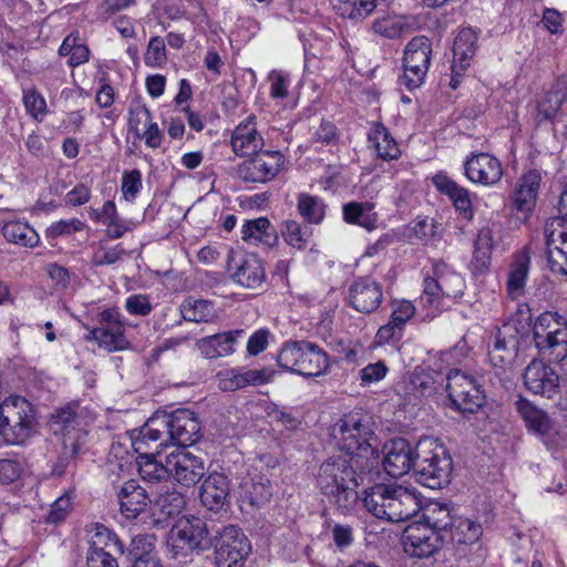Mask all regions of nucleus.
<instances>
[{
	"mask_svg": "<svg viewBox=\"0 0 567 567\" xmlns=\"http://www.w3.org/2000/svg\"><path fill=\"white\" fill-rule=\"evenodd\" d=\"M147 442H158L157 447L167 445L169 442L165 412H156L147 420L141 429L140 436L133 442L134 451L136 453L143 452Z\"/></svg>",
	"mask_w": 567,
	"mask_h": 567,
	"instance_id": "34",
	"label": "nucleus"
},
{
	"mask_svg": "<svg viewBox=\"0 0 567 567\" xmlns=\"http://www.w3.org/2000/svg\"><path fill=\"white\" fill-rule=\"evenodd\" d=\"M523 332L518 328V321L509 320L497 328L493 344L488 350V358L495 370V375L502 384L513 379V368L516 361Z\"/></svg>",
	"mask_w": 567,
	"mask_h": 567,
	"instance_id": "9",
	"label": "nucleus"
},
{
	"mask_svg": "<svg viewBox=\"0 0 567 567\" xmlns=\"http://www.w3.org/2000/svg\"><path fill=\"white\" fill-rule=\"evenodd\" d=\"M99 346L110 352L126 349L128 342L124 337V326H116V329L102 328Z\"/></svg>",
	"mask_w": 567,
	"mask_h": 567,
	"instance_id": "52",
	"label": "nucleus"
},
{
	"mask_svg": "<svg viewBox=\"0 0 567 567\" xmlns=\"http://www.w3.org/2000/svg\"><path fill=\"white\" fill-rule=\"evenodd\" d=\"M416 468L414 477L421 485L440 489L451 482L453 460L440 440L423 436L416 442Z\"/></svg>",
	"mask_w": 567,
	"mask_h": 567,
	"instance_id": "2",
	"label": "nucleus"
},
{
	"mask_svg": "<svg viewBox=\"0 0 567 567\" xmlns=\"http://www.w3.org/2000/svg\"><path fill=\"white\" fill-rule=\"evenodd\" d=\"M368 140L373 145L378 157L382 159H394L400 154L396 142L391 137L389 130L381 123L374 124L372 132L368 135Z\"/></svg>",
	"mask_w": 567,
	"mask_h": 567,
	"instance_id": "43",
	"label": "nucleus"
},
{
	"mask_svg": "<svg viewBox=\"0 0 567 567\" xmlns=\"http://www.w3.org/2000/svg\"><path fill=\"white\" fill-rule=\"evenodd\" d=\"M241 238L245 241L255 240L268 246L277 241V235L266 217L247 220L241 228Z\"/></svg>",
	"mask_w": 567,
	"mask_h": 567,
	"instance_id": "45",
	"label": "nucleus"
},
{
	"mask_svg": "<svg viewBox=\"0 0 567 567\" xmlns=\"http://www.w3.org/2000/svg\"><path fill=\"white\" fill-rule=\"evenodd\" d=\"M525 386L534 394L554 399L560 389V377L543 361L533 360L523 374Z\"/></svg>",
	"mask_w": 567,
	"mask_h": 567,
	"instance_id": "21",
	"label": "nucleus"
},
{
	"mask_svg": "<svg viewBox=\"0 0 567 567\" xmlns=\"http://www.w3.org/2000/svg\"><path fill=\"white\" fill-rule=\"evenodd\" d=\"M567 101V78H559L537 101V121H553Z\"/></svg>",
	"mask_w": 567,
	"mask_h": 567,
	"instance_id": "30",
	"label": "nucleus"
},
{
	"mask_svg": "<svg viewBox=\"0 0 567 567\" xmlns=\"http://www.w3.org/2000/svg\"><path fill=\"white\" fill-rule=\"evenodd\" d=\"M431 56L430 39L425 35L412 38L403 52V74L399 78L400 85H404L410 91L420 87L429 72Z\"/></svg>",
	"mask_w": 567,
	"mask_h": 567,
	"instance_id": "11",
	"label": "nucleus"
},
{
	"mask_svg": "<svg viewBox=\"0 0 567 567\" xmlns=\"http://www.w3.org/2000/svg\"><path fill=\"white\" fill-rule=\"evenodd\" d=\"M214 545L208 525L199 517H182L171 528L167 548L174 558L197 555L210 549Z\"/></svg>",
	"mask_w": 567,
	"mask_h": 567,
	"instance_id": "6",
	"label": "nucleus"
},
{
	"mask_svg": "<svg viewBox=\"0 0 567 567\" xmlns=\"http://www.w3.org/2000/svg\"><path fill=\"white\" fill-rule=\"evenodd\" d=\"M392 499L386 514L388 522H404L420 511V499L416 494L399 484H393Z\"/></svg>",
	"mask_w": 567,
	"mask_h": 567,
	"instance_id": "26",
	"label": "nucleus"
},
{
	"mask_svg": "<svg viewBox=\"0 0 567 567\" xmlns=\"http://www.w3.org/2000/svg\"><path fill=\"white\" fill-rule=\"evenodd\" d=\"M432 182L441 194L446 195L452 200L455 209L464 219L471 220L473 218L474 212L470 194L466 188L460 186L456 182L444 174L434 175Z\"/></svg>",
	"mask_w": 567,
	"mask_h": 567,
	"instance_id": "29",
	"label": "nucleus"
},
{
	"mask_svg": "<svg viewBox=\"0 0 567 567\" xmlns=\"http://www.w3.org/2000/svg\"><path fill=\"white\" fill-rule=\"evenodd\" d=\"M372 205L369 203L351 202L343 206V219L349 224H357L371 229L373 226L364 217V212L371 209Z\"/></svg>",
	"mask_w": 567,
	"mask_h": 567,
	"instance_id": "54",
	"label": "nucleus"
},
{
	"mask_svg": "<svg viewBox=\"0 0 567 567\" xmlns=\"http://www.w3.org/2000/svg\"><path fill=\"white\" fill-rule=\"evenodd\" d=\"M533 339L539 354L549 362L567 358V321L557 312H543L536 318Z\"/></svg>",
	"mask_w": 567,
	"mask_h": 567,
	"instance_id": "8",
	"label": "nucleus"
},
{
	"mask_svg": "<svg viewBox=\"0 0 567 567\" xmlns=\"http://www.w3.org/2000/svg\"><path fill=\"white\" fill-rule=\"evenodd\" d=\"M446 542L445 535L432 529L422 522H413L403 533L405 553L419 558H427Z\"/></svg>",
	"mask_w": 567,
	"mask_h": 567,
	"instance_id": "16",
	"label": "nucleus"
},
{
	"mask_svg": "<svg viewBox=\"0 0 567 567\" xmlns=\"http://www.w3.org/2000/svg\"><path fill=\"white\" fill-rule=\"evenodd\" d=\"M142 188V174L138 169L124 172L122 177V193L126 200L132 202Z\"/></svg>",
	"mask_w": 567,
	"mask_h": 567,
	"instance_id": "55",
	"label": "nucleus"
},
{
	"mask_svg": "<svg viewBox=\"0 0 567 567\" xmlns=\"http://www.w3.org/2000/svg\"><path fill=\"white\" fill-rule=\"evenodd\" d=\"M121 514L127 519L136 518L143 513L150 498L144 487L134 480L126 481L117 492Z\"/></svg>",
	"mask_w": 567,
	"mask_h": 567,
	"instance_id": "27",
	"label": "nucleus"
},
{
	"mask_svg": "<svg viewBox=\"0 0 567 567\" xmlns=\"http://www.w3.org/2000/svg\"><path fill=\"white\" fill-rule=\"evenodd\" d=\"M416 444L406 439L396 437L384 444L383 467L392 477H401L416 468Z\"/></svg>",
	"mask_w": 567,
	"mask_h": 567,
	"instance_id": "19",
	"label": "nucleus"
},
{
	"mask_svg": "<svg viewBox=\"0 0 567 567\" xmlns=\"http://www.w3.org/2000/svg\"><path fill=\"white\" fill-rule=\"evenodd\" d=\"M125 308L131 315L147 316L152 311V305L145 295H132L126 299Z\"/></svg>",
	"mask_w": 567,
	"mask_h": 567,
	"instance_id": "61",
	"label": "nucleus"
},
{
	"mask_svg": "<svg viewBox=\"0 0 567 567\" xmlns=\"http://www.w3.org/2000/svg\"><path fill=\"white\" fill-rule=\"evenodd\" d=\"M279 367L306 378L324 374L329 368L328 354L309 341L286 342L278 353Z\"/></svg>",
	"mask_w": 567,
	"mask_h": 567,
	"instance_id": "4",
	"label": "nucleus"
},
{
	"mask_svg": "<svg viewBox=\"0 0 567 567\" xmlns=\"http://www.w3.org/2000/svg\"><path fill=\"white\" fill-rule=\"evenodd\" d=\"M540 181L542 175L537 169L528 171L517 181L512 195L515 209L522 213H530L535 208Z\"/></svg>",
	"mask_w": 567,
	"mask_h": 567,
	"instance_id": "28",
	"label": "nucleus"
},
{
	"mask_svg": "<svg viewBox=\"0 0 567 567\" xmlns=\"http://www.w3.org/2000/svg\"><path fill=\"white\" fill-rule=\"evenodd\" d=\"M482 534V527L480 524L462 517L456 516L446 533L449 542L455 545L473 544L478 540Z\"/></svg>",
	"mask_w": 567,
	"mask_h": 567,
	"instance_id": "42",
	"label": "nucleus"
},
{
	"mask_svg": "<svg viewBox=\"0 0 567 567\" xmlns=\"http://www.w3.org/2000/svg\"><path fill=\"white\" fill-rule=\"evenodd\" d=\"M285 241L292 248L305 249L310 239L311 231L308 227H302L296 220H285L280 228Z\"/></svg>",
	"mask_w": 567,
	"mask_h": 567,
	"instance_id": "48",
	"label": "nucleus"
},
{
	"mask_svg": "<svg viewBox=\"0 0 567 567\" xmlns=\"http://www.w3.org/2000/svg\"><path fill=\"white\" fill-rule=\"evenodd\" d=\"M243 332V330H233L207 336L197 340L196 348L208 359L228 355L235 351L234 346Z\"/></svg>",
	"mask_w": 567,
	"mask_h": 567,
	"instance_id": "31",
	"label": "nucleus"
},
{
	"mask_svg": "<svg viewBox=\"0 0 567 567\" xmlns=\"http://www.w3.org/2000/svg\"><path fill=\"white\" fill-rule=\"evenodd\" d=\"M35 425V411L27 399L11 395L0 403V434L8 443L23 444Z\"/></svg>",
	"mask_w": 567,
	"mask_h": 567,
	"instance_id": "7",
	"label": "nucleus"
},
{
	"mask_svg": "<svg viewBox=\"0 0 567 567\" xmlns=\"http://www.w3.org/2000/svg\"><path fill=\"white\" fill-rule=\"evenodd\" d=\"M284 165L280 152L265 151L255 154L238 166V176L247 183H267L274 179Z\"/></svg>",
	"mask_w": 567,
	"mask_h": 567,
	"instance_id": "17",
	"label": "nucleus"
},
{
	"mask_svg": "<svg viewBox=\"0 0 567 567\" xmlns=\"http://www.w3.org/2000/svg\"><path fill=\"white\" fill-rule=\"evenodd\" d=\"M3 237L12 244L22 247H34L39 241L37 231L27 223L9 221L2 227Z\"/></svg>",
	"mask_w": 567,
	"mask_h": 567,
	"instance_id": "46",
	"label": "nucleus"
},
{
	"mask_svg": "<svg viewBox=\"0 0 567 567\" xmlns=\"http://www.w3.org/2000/svg\"><path fill=\"white\" fill-rule=\"evenodd\" d=\"M239 495L241 501L251 507H260L272 496L270 481L262 474L246 477L239 485Z\"/></svg>",
	"mask_w": 567,
	"mask_h": 567,
	"instance_id": "33",
	"label": "nucleus"
},
{
	"mask_svg": "<svg viewBox=\"0 0 567 567\" xmlns=\"http://www.w3.org/2000/svg\"><path fill=\"white\" fill-rule=\"evenodd\" d=\"M230 481L224 473H210L200 485L199 498L204 507L219 512L229 506Z\"/></svg>",
	"mask_w": 567,
	"mask_h": 567,
	"instance_id": "23",
	"label": "nucleus"
},
{
	"mask_svg": "<svg viewBox=\"0 0 567 567\" xmlns=\"http://www.w3.org/2000/svg\"><path fill=\"white\" fill-rule=\"evenodd\" d=\"M136 464L141 477L148 483H159L167 481L171 477L168 468V456L165 463L156 460L152 452L137 453Z\"/></svg>",
	"mask_w": 567,
	"mask_h": 567,
	"instance_id": "38",
	"label": "nucleus"
},
{
	"mask_svg": "<svg viewBox=\"0 0 567 567\" xmlns=\"http://www.w3.org/2000/svg\"><path fill=\"white\" fill-rule=\"evenodd\" d=\"M455 517L453 509L447 504L434 502L424 508L422 524L446 536L447 529L453 525Z\"/></svg>",
	"mask_w": 567,
	"mask_h": 567,
	"instance_id": "41",
	"label": "nucleus"
},
{
	"mask_svg": "<svg viewBox=\"0 0 567 567\" xmlns=\"http://www.w3.org/2000/svg\"><path fill=\"white\" fill-rule=\"evenodd\" d=\"M298 210L300 215L311 224H319L324 216L323 205L319 198L307 194L299 196Z\"/></svg>",
	"mask_w": 567,
	"mask_h": 567,
	"instance_id": "49",
	"label": "nucleus"
},
{
	"mask_svg": "<svg viewBox=\"0 0 567 567\" xmlns=\"http://www.w3.org/2000/svg\"><path fill=\"white\" fill-rule=\"evenodd\" d=\"M23 104L27 112L37 121L47 114V102L34 87L24 90Z\"/></svg>",
	"mask_w": 567,
	"mask_h": 567,
	"instance_id": "53",
	"label": "nucleus"
},
{
	"mask_svg": "<svg viewBox=\"0 0 567 567\" xmlns=\"http://www.w3.org/2000/svg\"><path fill=\"white\" fill-rule=\"evenodd\" d=\"M546 245L551 271L567 275V231L553 230L547 235Z\"/></svg>",
	"mask_w": 567,
	"mask_h": 567,
	"instance_id": "37",
	"label": "nucleus"
},
{
	"mask_svg": "<svg viewBox=\"0 0 567 567\" xmlns=\"http://www.w3.org/2000/svg\"><path fill=\"white\" fill-rule=\"evenodd\" d=\"M151 121L152 113L145 105H137L136 107L130 109L128 130L136 138H142L140 125L142 123L146 125Z\"/></svg>",
	"mask_w": 567,
	"mask_h": 567,
	"instance_id": "56",
	"label": "nucleus"
},
{
	"mask_svg": "<svg viewBox=\"0 0 567 567\" xmlns=\"http://www.w3.org/2000/svg\"><path fill=\"white\" fill-rule=\"evenodd\" d=\"M90 532L93 533L90 539V548L86 555L87 567H118L117 559L124 557L127 561L133 564V556L131 551H140L151 547L152 544L147 543L143 536H137L132 539V548L125 553L124 544L120 537L105 525L95 523L91 525Z\"/></svg>",
	"mask_w": 567,
	"mask_h": 567,
	"instance_id": "3",
	"label": "nucleus"
},
{
	"mask_svg": "<svg viewBox=\"0 0 567 567\" xmlns=\"http://www.w3.org/2000/svg\"><path fill=\"white\" fill-rule=\"evenodd\" d=\"M362 473L347 456H332L319 466L317 486L329 503L342 513H350L359 503L357 488Z\"/></svg>",
	"mask_w": 567,
	"mask_h": 567,
	"instance_id": "1",
	"label": "nucleus"
},
{
	"mask_svg": "<svg viewBox=\"0 0 567 567\" xmlns=\"http://www.w3.org/2000/svg\"><path fill=\"white\" fill-rule=\"evenodd\" d=\"M125 254L124 249H120L118 247L106 249L104 247H100L92 256V265L94 266H105L113 265L118 261L122 256Z\"/></svg>",
	"mask_w": 567,
	"mask_h": 567,
	"instance_id": "59",
	"label": "nucleus"
},
{
	"mask_svg": "<svg viewBox=\"0 0 567 567\" xmlns=\"http://www.w3.org/2000/svg\"><path fill=\"white\" fill-rule=\"evenodd\" d=\"M264 140L250 124H239L231 135V147L238 156H250L261 152Z\"/></svg>",
	"mask_w": 567,
	"mask_h": 567,
	"instance_id": "35",
	"label": "nucleus"
},
{
	"mask_svg": "<svg viewBox=\"0 0 567 567\" xmlns=\"http://www.w3.org/2000/svg\"><path fill=\"white\" fill-rule=\"evenodd\" d=\"M388 372V367L382 361L370 363L361 371V381L363 384H370L382 380Z\"/></svg>",
	"mask_w": 567,
	"mask_h": 567,
	"instance_id": "64",
	"label": "nucleus"
},
{
	"mask_svg": "<svg viewBox=\"0 0 567 567\" xmlns=\"http://www.w3.org/2000/svg\"><path fill=\"white\" fill-rule=\"evenodd\" d=\"M477 33L472 28H463L453 43V60L458 61L461 70L470 66V61L476 53Z\"/></svg>",
	"mask_w": 567,
	"mask_h": 567,
	"instance_id": "40",
	"label": "nucleus"
},
{
	"mask_svg": "<svg viewBox=\"0 0 567 567\" xmlns=\"http://www.w3.org/2000/svg\"><path fill=\"white\" fill-rule=\"evenodd\" d=\"M339 447L348 460L357 463L360 472L369 471L375 460V449L371 444L373 432L358 415H348L340 426Z\"/></svg>",
	"mask_w": 567,
	"mask_h": 567,
	"instance_id": "5",
	"label": "nucleus"
},
{
	"mask_svg": "<svg viewBox=\"0 0 567 567\" xmlns=\"http://www.w3.org/2000/svg\"><path fill=\"white\" fill-rule=\"evenodd\" d=\"M382 300V285L369 276L355 278L348 288V302L358 312L372 313Z\"/></svg>",
	"mask_w": 567,
	"mask_h": 567,
	"instance_id": "20",
	"label": "nucleus"
},
{
	"mask_svg": "<svg viewBox=\"0 0 567 567\" xmlns=\"http://www.w3.org/2000/svg\"><path fill=\"white\" fill-rule=\"evenodd\" d=\"M516 410L527 430L540 439L548 449L555 450L564 443V435L546 411L524 398L516 401Z\"/></svg>",
	"mask_w": 567,
	"mask_h": 567,
	"instance_id": "14",
	"label": "nucleus"
},
{
	"mask_svg": "<svg viewBox=\"0 0 567 567\" xmlns=\"http://www.w3.org/2000/svg\"><path fill=\"white\" fill-rule=\"evenodd\" d=\"M87 424L85 408L78 402H70L55 409L48 422L50 432L61 437V444H66L69 439H73L80 446L85 443Z\"/></svg>",
	"mask_w": 567,
	"mask_h": 567,
	"instance_id": "13",
	"label": "nucleus"
},
{
	"mask_svg": "<svg viewBox=\"0 0 567 567\" xmlns=\"http://www.w3.org/2000/svg\"><path fill=\"white\" fill-rule=\"evenodd\" d=\"M313 140L323 144H336L339 141V133L336 125L329 121H321L313 133Z\"/></svg>",
	"mask_w": 567,
	"mask_h": 567,
	"instance_id": "63",
	"label": "nucleus"
},
{
	"mask_svg": "<svg viewBox=\"0 0 567 567\" xmlns=\"http://www.w3.org/2000/svg\"><path fill=\"white\" fill-rule=\"evenodd\" d=\"M166 60L165 42L161 37L151 38L145 54L147 65H159Z\"/></svg>",
	"mask_w": 567,
	"mask_h": 567,
	"instance_id": "58",
	"label": "nucleus"
},
{
	"mask_svg": "<svg viewBox=\"0 0 567 567\" xmlns=\"http://www.w3.org/2000/svg\"><path fill=\"white\" fill-rule=\"evenodd\" d=\"M179 312L185 321L212 322L217 318L214 303L209 300L187 297L179 306Z\"/></svg>",
	"mask_w": 567,
	"mask_h": 567,
	"instance_id": "39",
	"label": "nucleus"
},
{
	"mask_svg": "<svg viewBox=\"0 0 567 567\" xmlns=\"http://www.w3.org/2000/svg\"><path fill=\"white\" fill-rule=\"evenodd\" d=\"M83 223L76 218L71 220H59L52 224L48 229V235L52 238H56L63 235H70L75 231L83 229Z\"/></svg>",
	"mask_w": 567,
	"mask_h": 567,
	"instance_id": "60",
	"label": "nucleus"
},
{
	"mask_svg": "<svg viewBox=\"0 0 567 567\" xmlns=\"http://www.w3.org/2000/svg\"><path fill=\"white\" fill-rule=\"evenodd\" d=\"M414 312L415 308L413 303L408 300H402L394 303L390 320L393 326L399 327V331H401L405 323L413 317Z\"/></svg>",
	"mask_w": 567,
	"mask_h": 567,
	"instance_id": "57",
	"label": "nucleus"
},
{
	"mask_svg": "<svg viewBox=\"0 0 567 567\" xmlns=\"http://www.w3.org/2000/svg\"><path fill=\"white\" fill-rule=\"evenodd\" d=\"M168 440L179 446H190L202 436L200 422L195 412L188 409H177L166 413Z\"/></svg>",
	"mask_w": 567,
	"mask_h": 567,
	"instance_id": "18",
	"label": "nucleus"
},
{
	"mask_svg": "<svg viewBox=\"0 0 567 567\" xmlns=\"http://www.w3.org/2000/svg\"><path fill=\"white\" fill-rule=\"evenodd\" d=\"M464 172L471 182L485 186L496 184L503 176L501 162L486 153L468 158L464 164Z\"/></svg>",
	"mask_w": 567,
	"mask_h": 567,
	"instance_id": "24",
	"label": "nucleus"
},
{
	"mask_svg": "<svg viewBox=\"0 0 567 567\" xmlns=\"http://www.w3.org/2000/svg\"><path fill=\"white\" fill-rule=\"evenodd\" d=\"M451 406L463 414H474L485 404V394L474 375L453 369L446 377Z\"/></svg>",
	"mask_w": 567,
	"mask_h": 567,
	"instance_id": "10",
	"label": "nucleus"
},
{
	"mask_svg": "<svg viewBox=\"0 0 567 567\" xmlns=\"http://www.w3.org/2000/svg\"><path fill=\"white\" fill-rule=\"evenodd\" d=\"M433 377L423 368L416 367L398 385V393L410 404H417L422 398L430 396L434 392Z\"/></svg>",
	"mask_w": 567,
	"mask_h": 567,
	"instance_id": "25",
	"label": "nucleus"
},
{
	"mask_svg": "<svg viewBox=\"0 0 567 567\" xmlns=\"http://www.w3.org/2000/svg\"><path fill=\"white\" fill-rule=\"evenodd\" d=\"M22 472L21 464L16 460H0V482L11 484L16 482Z\"/></svg>",
	"mask_w": 567,
	"mask_h": 567,
	"instance_id": "62",
	"label": "nucleus"
},
{
	"mask_svg": "<svg viewBox=\"0 0 567 567\" xmlns=\"http://www.w3.org/2000/svg\"><path fill=\"white\" fill-rule=\"evenodd\" d=\"M434 275L440 278L445 297L461 298L463 296L465 281L460 274L451 270L444 262H439L434 266Z\"/></svg>",
	"mask_w": 567,
	"mask_h": 567,
	"instance_id": "47",
	"label": "nucleus"
},
{
	"mask_svg": "<svg viewBox=\"0 0 567 567\" xmlns=\"http://www.w3.org/2000/svg\"><path fill=\"white\" fill-rule=\"evenodd\" d=\"M83 446L76 445L73 439H69L66 444H62V450L59 454L56 462L51 470V476L60 477L65 473V470L72 458H75L82 451Z\"/></svg>",
	"mask_w": 567,
	"mask_h": 567,
	"instance_id": "50",
	"label": "nucleus"
},
{
	"mask_svg": "<svg viewBox=\"0 0 567 567\" xmlns=\"http://www.w3.org/2000/svg\"><path fill=\"white\" fill-rule=\"evenodd\" d=\"M529 267V251L527 248H524L514 256V259L509 265L506 281V290L509 298L517 299L524 295Z\"/></svg>",
	"mask_w": 567,
	"mask_h": 567,
	"instance_id": "32",
	"label": "nucleus"
},
{
	"mask_svg": "<svg viewBox=\"0 0 567 567\" xmlns=\"http://www.w3.org/2000/svg\"><path fill=\"white\" fill-rule=\"evenodd\" d=\"M185 496L175 488L169 487L161 492L154 502V508L158 513L159 519L178 516L185 508Z\"/></svg>",
	"mask_w": 567,
	"mask_h": 567,
	"instance_id": "44",
	"label": "nucleus"
},
{
	"mask_svg": "<svg viewBox=\"0 0 567 567\" xmlns=\"http://www.w3.org/2000/svg\"><path fill=\"white\" fill-rule=\"evenodd\" d=\"M227 271L237 285L246 289H260L266 280L262 260L257 255L243 250L229 251Z\"/></svg>",
	"mask_w": 567,
	"mask_h": 567,
	"instance_id": "15",
	"label": "nucleus"
},
{
	"mask_svg": "<svg viewBox=\"0 0 567 567\" xmlns=\"http://www.w3.org/2000/svg\"><path fill=\"white\" fill-rule=\"evenodd\" d=\"M171 477L185 487L195 486L205 475V462L190 452L182 451L168 455Z\"/></svg>",
	"mask_w": 567,
	"mask_h": 567,
	"instance_id": "22",
	"label": "nucleus"
},
{
	"mask_svg": "<svg viewBox=\"0 0 567 567\" xmlns=\"http://www.w3.org/2000/svg\"><path fill=\"white\" fill-rule=\"evenodd\" d=\"M393 484H374L364 491L363 506L374 517L386 520L388 506L392 499Z\"/></svg>",
	"mask_w": 567,
	"mask_h": 567,
	"instance_id": "36",
	"label": "nucleus"
},
{
	"mask_svg": "<svg viewBox=\"0 0 567 567\" xmlns=\"http://www.w3.org/2000/svg\"><path fill=\"white\" fill-rule=\"evenodd\" d=\"M375 7V0H344L340 10L342 16L360 20L371 14Z\"/></svg>",
	"mask_w": 567,
	"mask_h": 567,
	"instance_id": "51",
	"label": "nucleus"
},
{
	"mask_svg": "<svg viewBox=\"0 0 567 567\" xmlns=\"http://www.w3.org/2000/svg\"><path fill=\"white\" fill-rule=\"evenodd\" d=\"M217 567H243L251 551L245 533L235 525L224 526L213 536Z\"/></svg>",
	"mask_w": 567,
	"mask_h": 567,
	"instance_id": "12",
	"label": "nucleus"
}]
</instances>
